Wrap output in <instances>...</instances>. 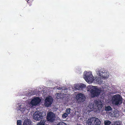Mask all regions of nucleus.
<instances>
[{"label": "nucleus", "mask_w": 125, "mask_h": 125, "mask_svg": "<svg viewBox=\"0 0 125 125\" xmlns=\"http://www.w3.org/2000/svg\"><path fill=\"white\" fill-rule=\"evenodd\" d=\"M102 90L98 88L97 86H92L90 90V95L92 98L97 97L99 96Z\"/></svg>", "instance_id": "1"}, {"label": "nucleus", "mask_w": 125, "mask_h": 125, "mask_svg": "<svg viewBox=\"0 0 125 125\" xmlns=\"http://www.w3.org/2000/svg\"><path fill=\"white\" fill-rule=\"evenodd\" d=\"M112 100L113 103L116 105H120L122 103V98L119 94L114 96L112 97Z\"/></svg>", "instance_id": "2"}, {"label": "nucleus", "mask_w": 125, "mask_h": 125, "mask_svg": "<svg viewBox=\"0 0 125 125\" xmlns=\"http://www.w3.org/2000/svg\"><path fill=\"white\" fill-rule=\"evenodd\" d=\"M88 121L89 125H100L101 123L100 120L97 118H90Z\"/></svg>", "instance_id": "3"}, {"label": "nucleus", "mask_w": 125, "mask_h": 125, "mask_svg": "<svg viewBox=\"0 0 125 125\" xmlns=\"http://www.w3.org/2000/svg\"><path fill=\"white\" fill-rule=\"evenodd\" d=\"M84 76V79L87 82L93 81L94 80L93 76L90 72H86Z\"/></svg>", "instance_id": "4"}, {"label": "nucleus", "mask_w": 125, "mask_h": 125, "mask_svg": "<svg viewBox=\"0 0 125 125\" xmlns=\"http://www.w3.org/2000/svg\"><path fill=\"white\" fill-rule=\"evenodd\" d=\"M43 116L42 115V113L39 111L36 112L34 114L33 118L36 121L40 120L43 118Z\"/></svg>", "instance_id": "5"}, {"label": "nucleus", "mask_w": 125, "mask_h": 125, "mask_svg": "<svg viewBox=\"0 0 125 125\" xmlns=\"http://www.w3.org/2000/svg\"><path fill=\"white\" fill-rule=\"evenodd\" d=\"M53 101V99L52 97H47L45 99L44 105L48 107L52 104Z\"/></svg>", "instance_id": "6"}, {"label": "nucleus", "mask_w": 125, "mask_h": 125, "mask_svg": "<svg viewBox=\"0 0 125 125\" xmlns=\"http://www.w3.org/2000/svg\"><path fill=\"white\" fill-rule=\"evenodd\" d=\"M55 118V116L52 112H51L48 114L47 118L49 122H52L54 120Z\"/></svg>", "instance_id": "7"}, {"label": "nucleus", "mask_w": 125, "mask_h": 125, "mask_svg": "<svg viewBox=\"0 0 125 125\" xmlns=\"http://www.w3.org/2000/svg\"><path fill=\"white\" fill-rule=\"evenodd\" d=\"M41 99L39 97H36L33 99L31 103L32 105L36 106L39 104L41 102Z\"/></svg>", "instance_id": "8"}, {"label": "nucleus", "mask_w": 125, "mask_h": 125, "mask_svg": "<svg viewBox=\"0 0 125 125\" xmlns=\"http://www.w3.org/2000/svg\"><path fill=\"white\" fill-rule=\"evenodd\" d=\"M76 99L78 101L83 102L84 101L85 97L83 94L80 93L76 96Z\"/></svg>", "instance_id": "9"}, {"label": "nucleus", "mask_w": 125, "mask_h": 125, "mask_svg": "<svg viewBox=\"0 0 125 125\" xmlns=\"http://www.w3.org/2000/svg\"><path fill=\"white\" fill-rule=\"evenodd\" d=\"M99 74L101 77L104 79L107 78L109 76V75L107 74V73L105 72H100Z\"/></svg>", "instance_id": "10"}, {"label": "nucleus", "mask_w": 125, "mask_h": 125, "mask_svg": "<svg viewBox=\"0 0 125 125\" xmlns=\"http://www.w3.org/2000/svg\"><path fill=\"white\" fill-rule=\"evenodd\" d=\"M94 102V105L97 108L99 109V107H100L102 108V105L100 102H99L98 101L96 100Z\"/></svg>", "instance_id": "11"}, {"label": "nucleus", "mask_w": 125, "mask_h": 125, "mask_svg": "<svg viewBox=\"0 0 125 125\" xmlns=\"http://www.w3.org/2000/svg\"><path fill=\"white\" fill-rule=\"evenodd\" d=\"M66 94H64L56 93V98L58 99L62 98L66 96Z\"/></svg>", "instance_id": "12"}, {"label": "nucleus", "mask_w": 125, "mask_h": 125, "mask_svg": "<svg viewBox=\"0 0 125 125\" xmlns=\"http://www.w3.org/2000/svg\"><path fill=\"white\" fill-rule=\"evenodd\" d=\"M78 89L81 90L83 89V88L86 87V85L84 84H82L79 85L78 86Z\"/></svg>", "instance_id": "13"}, {"label": "nucleus", "mask_w": 125, "mask_h": 125, "mask_svg": "<svg viewBox=\"0 0 125 125\" xmlns=\"http://www.w3.org/2000/svg\"><path fill=\"white\" fill-rule=\"evenodd\" d=\"M95 79L96 82L98 83L101 84L102 83L103 81L100 77H97L95 78Z\"/></svg>", "instance_id": "14"}, {"label": "nucleus", "mask_w": 125, "mask_h": 125, "mask_svg": "<svg viewBox=\"0 0 125 125\" xmlns=\"http://www.w3.org/2000/svg\"><path fill=\"white\" fill-rule=\"evenodd\" d=\"M22 125H31V123L28 120H26L24 121Z\"/></svg>", "instance_id": "15"}, {"label": "nucleus", "mask_w": 125, "mask_h": 125, "mask_svg": "<svg viewBox=\"0 0 125 125\" xmlns=\"http://www.w3.org/2000/svg\"><path fill=\"white\" fill-rule=\"evenodd\" d=\"M112 110V107L110 106L105 107V110L107 111H109Z\"/></svg>", "instance_id": "16"}, {"label": "nucleus", "mask_w": 125, "mask_h": 125, "mask_svg": "<svg viewBox=\"0 0 125 125\" xmlns=\"http://www.w3.org/2000/svg\"><path fill=\"white\" fill-rule=\"evenodd\" d=\"M121 122L120 121H116L114 122L111 125H121Z\"/></svg>", "instance_id": "17"}, {"label": "nucleus", "mask_w": 125, "mask_h": 125, "mask_svg": "<svg viewBox=\"0 0 125 125\" xmlns=\"http://www.w3.org/2000/svg\"><path fill=\"white\" fill-rule=\"evenodd\" d=\"M104 123L105 125H110L111 122L109 120H106L104 121Z\"/></svg>", "instance_id": "18"}, {"label": "nucleus", "mask_w": 125, "mask_h": 125, "mask_svg": "<svg viewBox=\"0 0 125 125\" xmlns=\"http://www.w3.org/2000/svg\"><path fill=\"white\" fill-rule=\"evenodd\" d=\"M45 123V121L44 120H41L39 122L37 125H44Z\"/></svg>", "instance_id": "19"}, {"label": "nucleus", "mask_w": 125, "mask_h": 125, "mask_svg": "<svg viewBox=\"0 0 125 125\" xmlns=\"http://www.w3.org/2000/svg\"><path fill=\"white\" fill-rule=\"evenodd\" d=\"M71 110V109L70 108H68L66 109V112L67 114H68V115L70 114V110Z\"/></svg>", "instance_id": "20"}, {"label": "nucleus", "mask_w": 125, "mask_h": 125, "mask_svg": "<svg viewBox=\"0 0 125 125\" xmlns=\"http://www.w3.org/2000/svg\"><path fill=\"white\" fill-rule=\"evenodd\" d=\"M22 106L21 105H20L19 109L21 111H23L25 110V108L24 106L22 107Z\"/></svg>", "instance_id": "21"}, {"label": "nucleus", "mask_w": 125, "mask_h": 125, "mask_svg": "<svg viewBox=\"0 0 125 125\" xmlns=\"http://www.w3.org/2000/svg\"><path fill=\"white\" fill-rule=\"evenodd\" d=\"M68 115L66 113H65L62 115V117L63 118H65L68 116Z\"/></svg>", "instance_id": "22"}, {"label": "nucleus", "mask_w": 125, "mask_h": 125, "mask_svg": "<svg viewBox=\"0 0 125 125\" xmlns=\"http://www.w3.org/2000/svg\"><path fill=\"white\" fill-rule=\"evenodd\" d=\"M21 120H18L17 121V125H21Z\"/></svg>", "instance_id": "23"}, {"label": "nucleus", "mask_w": 125, "mask_h": 125, "mask_svg": "<svg viewBox=\"0 0 125 125\" xmlns=\"http://www.w3.org/2000/svg\"><path fill=\"white\" fill-rule=\"evenodd\" d=\"M57 125H67L64 123H60L58 124Z\"/></svg>", "instance_id": "24"}, {"label": "nucleus", "mask_w": 125, "mask_h": 125, "mask_svg": "<svg viewBox=\"0 0 125 125\" xmlns=\"http://www.w3.org/2000/svg\"><path fill=\"white\" fill-rule=\"evenodd\" d=\"M85 72H84V74H85Z\"/></svg>", "instance_id": "25"}]
</instances>
